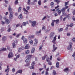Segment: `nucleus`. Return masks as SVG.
Returning <instances> with one entry per match:
<instances>
[{"instance_id": "ddd939ff", "label": "nucleus", "mask_w": 75, "mask_h": 75, "mask_svg": "<svg viewBox=\"0 0 75 75\" xmlns=\"http://www.w3.org/2000/svg\"><path fill=\"white\" fill-rule=\"evenodd\" d=\"M24 48L23 47H22L21 48H20L18 49V51L19 52H20L22 50H23Z\"/></svg>"}, {"instance_id": "79ce46f5", "label": "nucleus", "mask_w": 75, "mask_h": 75, "mask_svg": "<svg viewBox=\"0 0 75 75\" xmlns=\"http://www.w3.org/2000/svg\"><path fill=\"white\" fill-rule=\"evenodd\" d=\"M30 0H28V5H30Z\"/></svg>"}, {"instance_id": "052dcab7", "label": "nucleus", "mask_w": 75, "mask_h": 75, "mask_svg": "<svg viewBox=\"0 0 75 75\" xmlns=\"http://www.w3.org/2000/svg\"><path fill=\"white\" fill-rule=\"evenodd\" d=\"M72 13L73 15L75 14V10H74V11L72 12Z\"/></svg>"}, {"instance_id": "393cba45", "label": "nucleus", "mask_w": 75, "mask_h": 75, "mask_svg": "<svg viewBox=\"0 0 75 75\" xmlns=\"http://www.w3.org/2000/svg\"><path fill=\"white\" fill-rule=\"evenodd\" d=\"M69 68L67 67L66 68H65L64 70V72H67L69 70Z\"/></svg>"}, {"instance_id": "13d9d810", "label": "nucleus", "mask_w": 75, "mask_h": 75, "mask_svg": "<svg viewBox=\"0 0 75 75\" xmlns=\"http://www.w3.org/2000/svg\"><path fill=\"white\" fill-rule=\"evenodd\" d=\"M26 24V23L25 22H23V25L24 26Z\"/></svg>"}, {"instance_id": "c85d7f7f", "label": "nucleus", "mask_w": 75, "mask_h": 75, "mask_svg": "<svg viewBox=\"0 0 75 75\" xmlns=\"http://www.w3.org/2000/svg\"><path fill=\"white\" fill-rule=\"evenodd\" d=\"M41 30H39V31H36V34H39H39H40L41 33Z\"/></svg>"}, {"instance_id": "412c9836", "label": "nucleus", "mask_w": 75, "mask_h": 75, "mask_svg": "<svg viewBox=\"0 0 75 75\" xmlns=\"http://www.w3.org/2000/svg\"><path fill=\"white\" fill-rule=\"evenodd\" d=\"M12 9H13L12 8H11V5H9V8L8 9V11H11L12 10Z\"/></svg>"}, {"instance_id": "e2e57ef3", "label": "nucleus", "mask_w": 75, "mask_h": 75, "mask_svg": "<svg viewBox=\"0 0 75 75\" xmlns=\"http://www.w3.org/2000/svg\"><path fill=\"white\" fill-rule=\"evenodd\" d=\"M15 71V69H14V68H13L12 70V72L13 73H14Z\"/></svg>"}, {"instance_id": "864d4df0", "label": "nucleus", "mask_w": 75, "mask_h": 75, "mask_svg": "<svg viewBox=\"0 0 75 75\" xmlns=\"http://www.w3.org/2000/svg\"><path fill=\"white\" fill-rule=\"evenodd\" d=\"M21 35V34H19L17 35L16 37H17V38H18V37H19V36H20V35Z\"/></svg>"}, {"instance_id": "5701e85b", "label": "nucleus", "mask_w": 75, "mask_h": 75, "mask_svg": "<svg viewBox=\"0 0 75 75\" xmlns=\"http://www.w3.org/2000/svg\"><path fill=\"white\" fill-rule=\"evenodd\" d=\"M32 57V55H27L26 56L28 59H30Z\"/></svg>"}, {"instance_id": "69168bd1", "label": "nucleus", "mask_w": 75, "mask_h": 75, "mask_svg": "<svg viewBox=\"0 0 75 75\" xmlns=\"http://www.w3.org/2000/svg\"><path fill=\"white\" fill-rule=\"evenodd\" d=\"M46 18V16H45L43 18V19H42V20L44 21L45 19Z\"/></svg>"}, {"instance_id": "9b49d317", "label": "nucleus", "mask_w": 75, "mask_h": 75, "mask_svg": "<svg viewBox=\"0 0 75 75\" xmlns=\"http://www.w3.org/2000/svg\"><path fill=\"white\" fill-rule=\"evenodd\" d=\"M13 13L12 12H11L9 15V18H12L13 17Z\"/></svg>"}, {"instance_id": "bb28decb", "label": "nucleus", "mask_w": 75, "mask_h": 75, "mask_svg": "<svg viewBox=\"0 0 75 75\" xmlns=\"http://www.w3.org/2000/svg\"><path fill=\"white\" fill-rule=\"evenodd\" d=\"M18 18H19L20 19H22L23 18L22 15L21 14L19 16Z\"/></svg>"}, {"instance_id": "4c0bfd02", "label": "nucleus", "mask_w": 75, "mask_h": 75, "mask_svg": "<svg viewBox=\"0 0 75 75\" xmlns=\"http://www.w3.org/2000/svg\"><path fill=\"white\" fill-rule=\"evenodd\" d=\"M53 75H57V73H56V71L55 70H53Z\"/></svg>"}, {"instance_id": "e433bc0d", "label": "nucleus", "mask_w": 75, "mask_h": 75, "mask_svg": "<svg viewBox=\"0 0 75 75\" xmlns=\"http://www.w3.org/2000/svg\"><path fill=\"white\" fill-rule=\"evenodd\" d=\"M16 46V45L15 43H13V48H14Z\"/></svg>"}, {"instance_id": "4d7b16f0", "label": "nucleus", "mask_w": 75, "mask_h": 75, "mask_svg": "<svg viewBox=\"0 0 75 75\" xmlns=\"http://www.w3.org/2000/svg\"><path fill=\"white\" fill-rule=\"evenodd\" d=\"M26 8L27 10H28L30 9V7L29 6H27L26 7Z\"/></svg>"}, {"instance_id": "39448f33", "label": "nucleus", "mask_w": 75, "mask_h": 75, "mask_svg": "<svg viewBox=\"0 0 75 75\" xmlns=\"http://www.w3.org/2000/svg\"><path fill=\"white\" fill-rule=\"evenodd\" d=\"M56 11L57 12L58 15H60L62 11L60 10V8H58L57 9Z\"/></svg>"}, {"instance_id": "37998d69", "label": "nucleus", "mask_w": 75, "mask_h": 75, "mask_svg": "<svg viewBox=\"0 0 75 75\" xmlns=\"http://www.w3.org/2000/svg\"><path fill=\"white\" fill-rule=\"evenodd\" d=\"M18 0H16L15 2V5H17L18 4Z\"/></svg>"}, {"instance_id": "58836bf2", "label": "nucleus", "mask_w": 75, "mask_h": 75, "mask_svg": "<svg viewBox=\"0 0 75 75\" xmlns=\"http://www.w3.org/2000/svg\"><path fill=\"white\" fill-rule=\"evenodd\" d=\"M30 68L31 69H34V66H30Z\"/></svg>"}, {"instance_id": "a18cd8bd", "label": "nucleus", "mask_w": 75, "mask_h": 75, "mask_svg": "<svg viewBox=\"0 0 75 75\" xmlns=\"http://www.w3.org/2000/svg\"><path fill=\"white\" fill-rule=\"evenodd\" d=\"M18 12H19L21 11V7H20L18 8Z\"/></svg>"}, {"instance_id": "1a4fd4ad", "label": "nucleus", "mask_w": 75, "mask_h": 75, "mask_svg": "<svg viewBox=\"0 0 75 75\" xmlns=\"http://www.w3.org/2000/svg\"><path fill=\"white\" fill-rule=\"evenodd\" d=\"M55 47V45L54 44H53V50H52V52H54L57 49V47Z\"/></svg>"}, {"instance_id": "f257e3e1", "label": "nucleus", "mask_w": 75, "mask_h": 75, "mask_svg": "<svg viewBox=\"0 0 75 75\" xmlns=\"http://www.w3.org/2000/svg\"><path fill=\"white\" fill-rule=\"evenodd\" d=\"M30 59L27 58L25 61V62L28 64L25 66H28L30 65Z\"/></svg>"}, {"instance_id": "5fc2aeb1", "label": "nucleus", "mask_w": 75, "mask_h": 75, "mask_svg": "<svg viewBox=\"0 0 75 75\" xmlns=\"http://www.w3.org/2000/svg\"><path fill=\"white\" fill-rule=\"evenodd\" d=\"M72 40L74 42H75V38H72Z\"/></svg>"}, {"instance_id": "aec40b11", "label": "nucleus", "mask_w": 75, "mask_h": 75, "mask_svg": "<svg viewBox=\"0 0 75 75\" xmlns=\"http://www.w3.org/2000/svg\"><path fill=\"white\" fill-rule=\"evenodd\" d=\"M59 20L57 19V20H53V21H54V22H55V21L56 23L57 24L59 23Z\"/></svg>"}, {"instance_id": "680f3d73", "label": "nucleus", "mask_w": 75, "mask_h": 75, "mask_svg": "<svg viewBox=\"0 0 75 75\" xmlns=\"http://www.w3.org/2000/svg\"><path fill=\"white\" fill-rule=\"evenodd\" d=\"M67 9V11L69 13V10L70 9V8H68Z\"/></svg>"}, {"instance_id": "423d86ee", "label": "nucleus", "mask_w": 75, "mask_h": 75, "mask_svg": "<svg viewBox=\"0 0 75 75\" xmlns=\"http://www.w3.org/2000/svg\"><path fill=\"white\" fill-rule=\"evenodd\" d=\"M54 35V32H52L50 33V38H52L53 36Z\"/></svg>"}, {"instance_id": "c03bdc74", "label": "nucleus", "mask_w": 75, "mask_h": 75, "mask_svg": "<svg viewBox=\"0 0 75 75\" xmlns=\"http://www.w3.org/2000/svg\"><path fill=\"white\" fill-rule=\"evenodd\" d=\"M62 13L64 15H66V13L64 11H62Z\"/></svg>"}, {"instance_id": "9d476101", "label": "nucleus", "mask_w": 75, "mask_h": 75, "mask_svg": "<svg viewBox=\"0 0 75 75\" xmlns=\"http://www.w3.org/2000/svg\"><path fill=\"white\" fill-rule=\"evenodd\" d=\"M69 7V6H67L65 7H64L63 8H62L61 9V11H64L67 8H68Z\"/></svg>"}, {"instance_id": "4be33fe9", "label": "nucleus", "mask_w": 75, "mask_h": 75, "mask_svg": "<svg viewBox=\"0 0 75 75\" xmlns=\"http://www.w3.org/2000/svg\"><path fill=\"white\" fill-rule=\"evenodd\" d=\"M35 51V48H32V49H31V53H33Z\"/></svg>"}, {"instance_id": "f8f14e48", "label": "nucleus", "mask_w": 75, "mask_h": 75, "mask_svg": "<svg viewBox=\"0 0 75 75\" xmlns=\"http://www.w3.org/2000/svg\"><path fill=\"white\" fill-rule=\"evenodd\" d=\"M7 40V38L6 36H4L2 38V40L3 42H5Z\"/></svg>"}, {"instance_id": "c756f323", "label": "nucleus", "mask_w": 75, "mask_h": 75, "mask_svg": "<svg viewBox=\"0 0 75 75\" xmlns=\"http://www.w3.org/2000/svg\"><path fill=\"white\" fill-rule=\"evenodd\" d=\"M69 1H67V2H65L64 4H65V5H64V6H67V5H68V4H69Z\"/></svg>"}, {"instance_id": "72a5a7b5", "label": "nucleus", "mask_w": 75, "mask_h": 75, "mask_svg": "<svg viewBox=\"0 0 75 75\" xmlns=\"http://www.w3.org/2000/svg\"><path fill=\"white\" fill-rule=\"evenodd\" d=\"M30 53L29 50H28L25 51L26 54H29Z\"/></svg>"}, {"instance_id": "f03ea898", "label": "nucleus", "mask_w": 75, "mask_h": 75, "mask_svg": "<svg viewBox=\"0 0 75 75\" xmlns=\"http://www.w3.org/2000/svg\"><path fill=\"white\" fill-rule=\"evenodd\" d=\"M50 59L49 57H47L46 58V62H48V64L50 65H52V62L50 61Z\"/></svg>"}, {"instance_id": "3c124183", "label": "nucleus", "mask_w": 75, "mask_h": 75, "mask_svg": "<svg viewBox=\"0 0 75 75\" xmlns=\"http://www.w3.org/2000/svg\"><path fill=\"white\" fill-rule=\"evenodd\" d=\"M37 43H35H35H34V45H33V46H34V47H35V46H37Z\"/></svg>"}, {"instance_id": "0eeeda50", "label": "nucleus", "mask_w": 75, "mask_h": 75, "mask_svg": "<svg viewBox=\"0 0 75 75\" xmlns=\"http://www.w3.org/2000/svg\"><path fill=\"white\" fill-rule=\"evenodd\" d=\"M56 37L57 35H56L53 38V40L52 41V42H53V43H54V44H56V42H55L56 40Z\"/></svg>"}, {"instance_id": "20e7f679", "label": "nucleus", "mask_w": 75, "mask_h": 75, "mask_svg": "<svg viewBox=\"0 0 75 75\" xmlns=\"http://www.w3.org/2000/svg\"><path fill=\"white\" fill-rule=\"evenodd\" d=\"M25 38L24 36H23L21 38V39L22 40L24 39L23 41H24V43H25V44H26L28 41L27 40L26 38Z\"/></svg>"}, {"instance_id": "7c9ffc66", "label": "nucleus", "mask_w": 75, "mask_h": 75, "mask_svg": "<svg viewBox=\"0 0 75 75\" xmlns=\"http://www.w3.org/2000/svg\"><path fill=\"white\" fill-rule=\"evenodd\" d=\"M23 10L24 11L26 12V13H25V14H27V13L28 12V11L25 9V8H23Z\"/></svg>"}, {"instance_id": "7ed1b4c3", "label": "nucleus", "mask_w": 75, "mask_h": 75, "mask_svg": "<svg viewBox=\"0 0 75 75\" xmlns=\"http://www.w3.org/2000/svg\"><path fill=\"white\" fill-rule=\"evenodd\" d=\"M72 42H70L69 43V45L68 46V47H67V49L68 50H72Z\"/></svg>"}, {"instance_id": "a878e982", "label": "nucleus", "mask_w": 75, "mask_h": 75, "mask_svg": "<svg viewBox=\"0 0 75 75\" xmlns=\"http://www.w3.org/2000/svg\"><path fill=\"white\" fill-rule=\"evenodd\" d=\"M54 2H57V4H59V3L60 2V1L58 0H54Z\"/></svg>"}, {"instance_id": "cd10ccee", "label": "nucleus", "mask_w": 75, "mask_h": 75, "mask_svg": "<svg viewBox=\"0 0 75 75\" xmlns=\"http://www.w3.org/2000/svg\"><path fill=\"white\" fill-rule=\"evenodd\" d=\"M6 21L7 24H8L10 23V21L8 19H6Z\"/></svg>"}, {"instance_id": "b1692460", "label": "nucleus", "mask_w": 75, "mask_h": 75, "mask_svg": "<svg viewBox=\"0 0 75 75\" xmlns=\"http://www.w3.org/2000/svg\"><path fill=\"white\" fill-rule=\"evenodd\" d=\"M48 56L47 55H45V56L42 57V60H44L46 58V57H48Z\"/></svg>"}, {"instance_id": "0e129e2a", "label": "nucleus", "mask_w": 75, "mask_h": 75, "mask_svg": "<svg viewBox=\"0 0 75 75\" xmlns=\"http://www.w3.org/2000/svg\"><path fill=\"white\" fill-rule=\"evenodd\" d=\"M1 22H2V25H4L5 23V22H4L3 21H2Z\"/></svg>"}, {"instance_id": "bf43d9fd", "label": "nucleus", "mask_w": 75, "mask_h": 75, "mask_svg": "<svg viewBox=\"0 0 75 75\" xmlns=\"http://www.w3.org/2000/svg\"><path fill=\"white\" fill-rule=\"evenodd\" d=\"M21 25L20 23H19L17 24L16 25V27H19Z\"/></svg>"}, {"instance_id": "dca6fc26", "label": "nucleus", "mask_w": 75, "mask_h": 75, "mask_svg": "<svg viewBox=\"0 0 75 75\" xmlns=\"http://www.w3.org/2000/svg\"><path fill=\"white\" fill-rule=\"evenodd\" d=\"M36 22L35 21H33L32 22V26L33 27H35V26L36 25Z\"/></svg>"}, {"instance_id": "6e6d98bb", "label": "nucleus", "mask_w": 75, "mask_h": 75, "mask_svg": "<svg viewBox=\"0 0 75 75\" xmlns=\"http://www.w3.org/2000/svg\"><path fill=\"white\" fill-rule=\"evenodd\" d=\"M44 69L43 68H40L39 69V71H40V72H41L42 71L43 69Z\"/></svg>"}, {"instance_id": "8fccbe9b", "label": "nucleus", "mask_w": 75, "mask_h": 75, "mask_svg": "<svg viewBox=\"0 0 75 75\" xmlns=\"http://www.w3.org/2000/svg\"><path fill=\"white\" fill-rule=\"evenodd\" d=\"M11 31V28H9L8 29V32H10Z\"/></svg>"}, {"instance_id": "338daca9", "label": "nucleus", "mask_w": 75, "mask_h": 75, "mask_svg": "<svg viewBox=\"0 0 75 75\" xmlns=\"http://www.w3.org/2000/svg\"><path fill=\"white\" fill-rule=\"evenodd\" d=\"M15 15L16 16H17L18 15V13H16L15 14Z\"/></svg>"}, {"instance_id": "2eb2a0df", "label": "nucleus", "mask_w": 75, "mask_h": 75, "mask_svg": "<svg viewBox=\"0 0 75 75\" xmlns=\"http://www.w3.org/2000/svg\"><path fill=\"white\" fill-rule=\"evenodd\" d=\"M9 66L8 65L7 66V68L5 70V72H7V73H8L9 72V68H8Z\"/></svg>"}, {"instance_id": "a211bd4d", "label": "nucleus", "mask_w": 75, "mask_h": 75, "mask_svg": "<svg viewBox=\"0 0 75 75\" xmlns=\"http://www.w3.org/2000/svg\"><path fill=\"white\" fill-rule=\"evenodd\" d=\"M59 62H57L56 63V67L57 68H59Z\"/></svg>"}, {"instance_id": "f3484780", "label": "nucleus", "mask_w": 75, "mask_h": 75, "mask_svg": "<svg viewBox=\"0 0 75 75\" xmlns=\"http://www.w3.org/2000/svg\"><path fill=\"white\" fill-rule=\"evenodd\" d=\"M54 2H52L50 3V6H51V8H54Z\"/></svg>"}, {"instance_id": "c9c22d12", "label": "nucleus", "mask_w": 75, "mask_h": 75, "mask_svg": "<svg viewBox=\"0 0 75 75\" xmlns=\"http://www.w3.org/2000/svg\"><path fill=\"white\" fill-rule=\"evenodd\" d=\"M1 51H6V49L5 48H4L3 49H1Z\"/></svg>"}, {"instance_id": "49530a36", "label": "nucleus", "mask_w": 75, "mask_h": 75, "mask_svg": "<svg viewBox=\"0 0 75 75\" xmlns=\"http://www.w3.org/2000/svg\"><path fill=\"white\" fill-rule=\"evenodd\" d=\"M38 4L39 5H41V1L40 0L39 1H38Z\"/></svg>"}, {"instance_id": "2f4dec72", "label": "nucleus", "mask_w": 75, "mask_h": 75, "mask_svg": "<svg viewBox=\"0 0 75 75\" xmlns=\"http://www.w3.org/2000/svg\"><path fill=\"white\" fill-rule=\"evenodd\" d=\"M30 43L31 45H33V41L31 40H30Z\"/></svg>"}, {"instance_id": "ea45409f", "label": "nucleus", "mask_w": 75, "mask_h": 75, "mask_svg": "<svg viewBox=\"0 0 75 75\" xmlns=\"http://www.w3.org/2000/svg\"><path fill=\"white\" fill-rule=\"evenodd\" d=\"M63 28H60V29H58V31L59 32H61Z\"/></svg>"}, {"instance_id": "774afa93", "label": "nucleus", "mask_w": 75, "mask_h": 75, "mask_svg": "<svg viewBox=\"0 0 75 75\" xmlns=\"http://www.w3.org/2000/svg\"><path fill=\"white\" fill-rule=\"evenodd\" d=\"M36 73H32V75H36Z\"/></svg>"}, {"instance_id": "603ef678", "label": "nucleus", "mask_w": 75, "mask_h": 75, "mask_svg": "<svg viewBox=\"0 0 75 75\" xmlns=\"http://www.w3.org/2000/svg\"><path fill=\"white\" fill-rule=\"evenodd\" d=\"M73 25V23H71L69 25L70 27H72Z\"/></svg>"}, {"instance_id": "a19ab883", "label": "nucleus", "mask_w": 75, "mask_h": 75, "mask_svg": "<svg viewBox=\"0 0 75 75\" xmlns=\"http://www.w3.org/2000/svg\"><path fill=\"white\" fill-rule=\"evenodd\" d=\"M35 42L36 43H38V40L36 39H35Z\"/></svg>"}, {"instance_id": "4468645a", "label": "nucleus", "mask_w": 75, "mask_h": 75, "mask_svg": "<svg viewBox=\"0 0 75 75\" xmlns=\"http://www.w3.org/2000/svg\"><path fill=\"white\" fill-rule=\"evenodd\" d=\"M22 70H19L18 71H17L16 73V75L18 73L21 74H22Z\"/></svg>"}, {"instance_id": "09e8293b", "label": "nucleus", "mask_w": 75, "mask_h": 75, "mask_svg": "<svg viewBox=\"0 0 75 75\" xmlns=\"http://www.w3.org/2000/svg\"><path fill=\"white\" fill-rule=\"evenodd\" d=\"M29 38H34V36L33 35H32V36H30Z\"/></svg>"}, {"instance_id": "473e14b6", "label": "nucleus", "mask_w": 75, "mask_h": 75, "mask_svg": "<svg viewBox=\"0 0 75 75\" xmlns=\"http://www.w3.org/2000/svg\"><path fill=\"white\" fill-rule=\"evenodd\" d=\"M54 21H52V23H51V25H52V27H54Z\"/></svg>"}, {"instance_id": "f704fd0d", "label": "nucleus", "mask_w": 75, "mask_h": 75, "mask_svg": "<svg viewBox=\"0 0 75 75\" xmlns=\"http://www.w3.org/2000/svg\"><path fill=\"white\" fill-rule=\"evenodd\" d=\"M42 45H41V46H39V50L40 51L41 50H42Z\"/></svg>"}, {"instance_id": "de8ad7c7", "label": "nucleus", "mask_w": 75, "mask_h": 75, "mask_svg": "<svg viewBox=\"0 0 75 75\" xmlns=\"http://www.w3.org/2000/svg\"><path fill=\"white\" fill-rule=\"evenodd\" d=\"M35 62L33 61V62H32V66H34L35 65Z\"/></svg>"}, {"instance_id": "6ab92c4d", "label": "nucleus", "mask_w": 75, "mask_h": 75, "mask_svg": "<svg viewBox=\"0 0 75 75\" xmlns=\"http://www.w3.org/2000/svg\"><path fill=\"white\" fill-rule=\"evenodd\" d=\"M30 47V46L28 44H27L26 45V46L25 47V49H29Z\"/></svg>"}, {"instance_id": "6e6552de", "label": "nucleus", "mask_w": 75, "mask_h": 75, "mask_svg": "<svg viewBox=\"0 0 75 75\" xmlns=\"http://www.w3.org/2000/svg\"><path fill=\"white\" fill-rule=\"evenodd\" d=\"M8 58H10L13 56V54L12 52H10L9 54H8Z\"/></svg>"}]
</instances>
